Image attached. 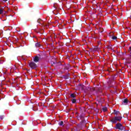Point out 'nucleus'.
<instances>
[{
	"label": "nucleus",
	"instance_id": "a211bd4d",
	"mask_svg": "<svg viewBox=\"0 0 131 131\" xmlns=\"http://www.w3.org/2000/svg\"><path fill=\"white\" fill-rule=\"evenodd\" d=\"M112 39H113V40L117 39V37H116V36H113L112 37Z\"/></svg>",
	"mask_w": 131,
	"mask_h": 131
},
{
	"label": "nucleus",
	"instance_id": "6ab92c4d",
	"mask_svg": "<svg viewBox=\"0 0 131 131\" xmlns=\"http://www.w3.org/2000/svg\"><path fill=\"white\" fill-rule=\"evenodd\" d=\"M85 89L88 91L89 92H90V91H91V88L87 86L85 88Z\"/></svg>",
	"mask_w": 131,
	"mask_h": 131
},
{
	"label": "nucleus",
	"instance_id": "f3484780",
	"mask_svg": "<svg viewBox=\"0 0 131 131\" xmlns=\"http://www.w3.org/2000/svg\"><path fill=\"white\" fill-rule=\"evenodd\" d=\"M0 9H1L2 11L5 12V13H6V12L5 11V7H2V8H0Z\"/></svg>",
	"mask_w": 131,
	"mask_h": 131
},
{
	"label": "nucleus",
	"instance_id": "f257e3e1",
	"mask_svg": "<svg viewBox=\"0 0 131 131\" xmlns=\"http://www.w3.org/2000/svg\"><path fill=\"white\" fill-rule=\"evenodd\" d=\"M121 119H122V117L115 116L111 120V122H112V123H117V121H121Z\"/></svg>",
	"mask_w": 131,
	"mask_h": 131
},
{
	"label": "nucleus",
	"instance_id": "4be33fe9",
	"mask_svg": "<svg viewBox=\"0 0 131 131\" xmlns=\"http://www.w3.org/2000/svg\"><path fill=\"white\" fill-rule=\"evenodd\" d=\"M0 119L1 120L4 119V116H0Z\"/></svg>",
	"mask_w": 131,
	"mask_h": 131
},
{
	"label": "nucleus",
	"instance_id": "20e7f679",
	"mask_svg": "<svg viewBox=\"0 0 131 131\" xmlns=\"http://www.w3.org/2000/svg\"><path fill=\"white\" fill-rule=\"evenodd\" d=\"M81 120H82L81 122H84V116L83 115H80L78 116Z\"/></svg>",
	"mask_w": 131,
	"mask_h": 131
},
{
	"label": "nucleus",
	"instance_id": "f8f14e48",
	"mask_svg": "<svg viewBox=\"0 0 131 131\" xmlns=\"http://www.w3.org/2000/svg\"><path fill=\"white\" fill-rule=\"evenodd\" d=\"M98 50H99V47H98V46H96V47L93 48V51L94 52H96V51H98Z\"/></svg>",
	"mask_w": 131,
	"mask_h": 131
},
{
	"label": "nucleus",
	"instance_id": "412c9836",
	"mask_svg": "<svg viewBox=\"0 0 131 131\" xmlns=\"http://www.w3.org/2000/svg\"><path fill=\"white\" fill-rule=\"evenodd\" d=\"M69 67H70V66H68V67H66L64 69H66V70H68V69H69Z\"/></svg>",
	"mask_w": 131,
	"mask_h": 131
},
{
	"label": "nucleus",
	"instance_id": "7ed1b4c3",
	"mask_svg": "<svg viewBox=\"0 0 131 131\" xmlns=\"http://www.w3.org/2000/svg\"><path fill=\"white\" fill-rule=\"evenodd\" d=\"M29 66L32 69H36V68H37V65L33 61L29 63Z\"/></svg>",
	"mask_w": 131,
	"mask_h": 131
},
{
	"label": "nucleus",
	"instance_id": "39448f33",
	"mask_svg": "<svg viewBox=\"0 0 131 131\" xmlns=\"http://www.w3.org/2000/svg\"><path fill=\"white\" fill-rule=\"evenodd\" d=\"M127 103H128V100H127V99H125L122 102V105H127Z\"/></svg>",
	"mask_w": 131,
	"mask_h": 131
},
{
	"label": "nucleus",
	"instance_id": "423d86ee",
	"mask_svg": "<svg viewBox=\"0 0 131 131\" xmlns=\"http://www.w3.org/2000/svg\"><path fill=\"white\" fill-rule=\"evenodd\" d=\"M33 60H34V62H35V63H37V62H38L39 61V58L38 57V56H35Z\"/></svg>",
	"mask_w": 131,
	"mask_h": 131
},
{
	"label": "nucleus",
	"instance_id": "9d476101",
	"mask_svg": "<svg viewBox=\"0 0 131 131\" xmlns=\"http://www.w3.org/2000/svg\"><path fill=\"white\" fill-rule=\"evenodd\" d=\"M113 81V79H109L107 83H108V84H112V81Z\"/></svg>",
	"mask_w": 131,
	"mask_h": 131
},
{
	"label": "nucleus",
	"instance_id": "b1692460",
	"mask_svg": "<svg viewBox=\"0 0 131 131\" xmlns=\"http://www.w3.org/2000/svg\"><path fill=\"white\" fill-rule=\"evenodd\" d=\"M53 64H57V62H53Z\"/></svg>",
	"mask_w": 131,
	"mask_h": 131
},
{
	"label": "nucleus",
	"instance_id": "1a4fd4ad",
	"mask_svg": "<svg viewBox=\"0 0 131 131\" xmlns=\"http://www.w3.org/2000/svg\"><path fill=\"white\" fill-rule=\"evenodd\" d=\"M36 48H40L41 47V45L39 42H37L35 44Z\"/></svg>",
	"mask_w": 131,
	"mask_h": 131
},
{
	"label": "nucleus",
	"instance_id": "393cba45",
	"mask_svg": "<svg viewBox=\"0 0 131 131\" xmlns=\"http://www.w3.org/2000/svg\"><path fill=\"white\" fill-rule=\"evenodd\" d=\"M58 65H61V62L58 63Z\"/></svg>",
	"mask_w": 131,
	"mask_h": 131
},
{
	"label": "nucleus",
	"instance_id": "a878e982",
	"mask_svg": "<svg viewBox=\"0 0 131 131\" xmlns=\"http://www.w3.org/2000/svg\"><path fill=\"white\" fill-rule=\"evenodd\" d=\"M8 0H3V2H7Z\"/></svg>",
	"mask_w": 131,
	"mask_h": 131
},
{
	"label": "nucleus",
	"instance_id": "dca6fc26",
	"mask_svg": "<svg viewBox=\"0 0 131 131\" xmlns=\"http://www.w3.org/2000/svg\"><path fill=\"white\" fill-rule=\"evenodd\" d=\"M63 124H64V122H63V121H61L59 123V125H60V126L63 125Z\"/></svg>",
	"mask_w": 131,
	"mask_h": 131
},
{
	"label": "nucleus",
	"instance_id": "5701e85b",
	"mask_svg": "<svg viewBox=\"0 0 131 131\" xmlns=\"http://www.w3.org/2000/svg\"><path fill=\"white\" fill-rule=\"evenodd\" d=\"M4 14V11H2L1 9H0V14Z\"/></svg>",
	"mask_w": 131,
	"mask_h": 131
},
{
	"label": "nucleus",
	"instance_id": "f03ea898",
	"mask_svg": "<svg viewBox=\"0 0 131 131\" xmlns=\"http://www.w3.org/2000/svg\"><path fill=\"white\" fill-rule=\"evenodd\" d=\"M115 128H116V129H119L121 131H125V127H124V126H123V125H122V124L120 123H118L116 124Z\"/></svg>",
	"mask_w": 131,
	"mask_h": 131
},
{
	"label": "nucleus",
	"instance_id": "6e6552de",
	"mask_svg": "<svg viewBox=\"0 0 131 131\" xmlns=\"http://www.w3.org/2000/svg\"><path fill=\"white\" fill-rule=\"evenodd\" d=\"M37 22L38 23H39V24H41V25H42V24L43 23V21L40 18H39L37 20Z\"/></svg>",
	"mask_w": 131,
	"mask_h": 131
},
{
	"label": "nucleus",
	"instance_id": "2eb2a0df",
	"mask_svg": "<svg viewBox=\"0 0 131 131\" xmlns=\"http://www.w3.org/2000/svg\"><path fill=\"white\" fill-rule=\"evenodd\" d=\"M107 49H108L109 50L112 49V46L111 45H107L106 46Z\"/></svg>",
	"mask_w": 131,
	"mask_h": 131
},
{
	"label": "nucleus",
	"instance_id": "4468645a",
	"mask_svg": "<svg viewBox=\"0 0 131 131\" xmlns=\"http://www.w3.org/2000/svg\"><path fill=\"white\" fill-rule=\"evenodd\" d=\"M72 103H73V104H75V103H76V99H73L72 100Z\"/></svg>",
	"mask_w": 131,
	"mask_h": 131
},
{
	"label": "nucleus",
	"instance_id": "0eeeda50",
	"mask_svg": "<svg viewBox=\"0 0 131 131\" xmlns=\"http://www.w3.org/2000/svg\"><path fill=\"white\" fill-rule=\"evenodd\" d=\"M114 113L116 116H117V115H119V114H120V112L119 111H117L115 110H114Z\"/></svg>",
	"mask_w": 131,
	"mask_h": 131
},
{
	"label": "nucleus",
	"instance_id": "aec40b11",
	"mask_svg": "<svg viewBox=\"0 0 131 131\" xmlns=\"http://www.w3.org/2000/svg\"><path fill=\"white\" fill-rule=\"evenodd\" d=\"M71 98H75V94H72L71 95Z\"/></svg>",
	"mask_w": 131,
	"mask_h": 131
},
{
	"label": "nucleus",
	"instance_id": "9b49d317",
	"mask_svg": "<svg viewBox=\"0 0 131 131\" xmlns=\"http://www.w3.org/2000/svg\"><path fill=\"white\" fill-rule=\"evenodd\" d=\"M108 110V108L106 107H104L102 108V111H103V112H107Z\"/></svg>",
	"mask_w": 131,
	"mask_h": 131
},
{
	"label": "nucleus",
	"instance_id": "bb28decb",
	"mask_svg": "<svg viewBox=\"0 0 131 131\" xmlns=\"http://www.w3.org/2000/svg\"><path fill=\"white\" fill-rule=\"evenodd\" d=\"M21 124H24V125H25L26 124H24V123H23V122H22V123H21Z\"/></svg>",
	"mask_w": 131,
	"mask_h": 131
},
{
	"label": "nucleus",
	"instance_id": "ddd939ff",
	"mask_svg": "<svg viewBox=\"0 0 131 131\" xmlns=\"http://www.w3.org/2000/svg\"><path fill=\"white\" fill-rule=\"evenodd\" d=\"M62 77L64 79H68L69 78V76L68 75L63 76Z\"/></svg>",
	"mask_w": 131,
	"mask_h": 131
}]
</instances>
